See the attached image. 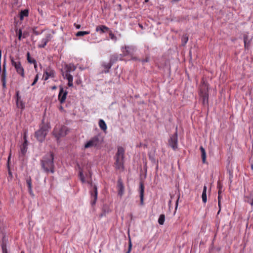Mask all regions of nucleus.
Listing matches in <instances>:
<instances>
[{
    "label": "nucleus",
    "mask_w": 253,
    "mask_h": 253,
    "mask_svg": "<svg viewBox=\"0 0 253 253\" xmlns=\"http://www.w3.org/2000/svg\"><path fill=\"white\" fill-rule=\"evenodd\" d=\"M53 160L54 155L51 152L46 154L41 160L42 168L45 172L48 173L50 172L52 173L54 172Z\"/></svg>",
    "instance_id": "f257e3e1"
},
{
    "label": "nucleus",
    "mask_w": 253,
    "mask_h": 253,
    "mask_svg": "<svg viewBox=\"0 0 253 253\" xmlns=\"http://www.w3.org/2000/svg\"><path fill=\"white\" fill-rule=\"evenodd\" d=\"M125 149L122 147H118L117 152L115 156V167L117 169L124 170Z\"/></svg>",
    "instance_id": "f03ea898"
},
{
    "label": "nucleus",
    "mask_w": 253,
    "mask_h": 253,
    "mask_svg": "<svg viewBox=\"0 0 253 253\" xmlns=\"http://www.w3.org/2000/svg\"><path fill=\"white\" fill-rule=\"evenodd\" d=\"M48 129L47 125L42 124L40 126V129L35 132V136L39 142H42L44 140Z\"/></svg>",
    "instance_id": "7ed1b4c3"
},
{
    "label": "nucleus",
    "mask_w": 253,
    "mask_h": 253,
    "mask_svg": "<svg viewBox=\"0 0 253 253\" xmlns=\"http://www.w3.org/2000/svg\"><path fill=\"white\" fill-rule=\"evenodd\" d=\"M10 60L11 65L14 67L16 73L24 78L25 77L24 69L22 66L20 59L19 58L15 59L13 57L10 56Z\"/></svg>",
    "instance_id": "20e7f679"
},
{
    "label": "nucleus",
    "mask_w": 253,
    "mask_h": 253,
    "mask_svg": "<svg viewBox=\"0 0 253 253\" xmlns=\"http://www.w3.org/2000/svg\"><path fill=\"white\" fill-rule=\"evenodd\" d=\"M24 141L21 146L20 152L19 154V159L21 161H24L28 149V141L25 135L24 136Z\"/></svg>",
    "instance_id": "39448f33"
},
{
    "label": "nucleus",
    "mask_w": 253,
    "mask_h": 253,
    "mask_svg": "<svg viewBox=\"0 0 253 253\" xmlns=\"http://www.w3.org/2000/svg\"><path fill=\"white\" fill-rule=\"evenodd\" d=\"M178 135L177 129L175 133L170 136L169 139L168 141V144L170 147H171L173 150H175L177 148V142H178Z\"/></svg>",
    "instance_id": "423d86ee"
},
{
    "label": "nucleus",
    "mask_w": 253,
    "mask_h": 253,
    "mask_svg": "<svg viewBox=\"0 0 253 253\" xmlns=\"http://www.w3.org/2000/svg\"><path fill=\"white\" fill-rule=\"evenodd\" d=\"M99 144V139L98 136H95L86 143L84 145L85 148H88L92 147H96Z\"/></svg>",
    "instance_id": "0eeeda50"
},
{
    "label": "nucleus",
    "mask_w": 253,
    "mask_h": 253,
    "mask_svg": "<svg viewBox=\"0 0 253 253\" xmlns=\"http://www.w3.org/2000/svg\"><path fill=\"white\" fill-rule=\"evenodd\" d=\"M55 72L54 70L48 67L44 70L43 77L44 80H47L49 78H54L55 77Z\"/></svg>",
    "instance_id": "6e6552de"
},
{
    "label": "nucleus",
    "mask_w": 253,
    "mask_h": 253,
    "mask_svg": "<svg viewBox=\"0 0 253 253\" xmlns=\"http://www.w3.org/2000/svg\"><path fill=\"white\" fill-rule=\"evenodd\" d=\"M117 188L118 195L121 197L124 194L125 187L122 179L121 177L119 178L117 181Z\"/></svg>",
    "instance_id": "1a4fd4ad"
},
{
    "label": "nucleus",
    "mask_w": 253,
    "mask_h": 253,
    "mask_svg": "<svg viewBox=\"0 0 253 253\" xmlns=\"http://www.w3.org/2000/svg\"><path fill=\"white\" fill-rule=\"evenodd\" d=\"M90 195L92 200L91 201V204L92 205L95 204L97 199V188L95 185L93 186L92 190L90 191Z\"/></svg>",
    "instance_id": "9d476101"
},
{
    "label": "nucleus",
    "mask_w": 253,
    "mask_h": 253,
    "mask_svg": "<svg viewBox=\"0 0 253 253\" xmlns=\"http://www.w3.org/2000/svg\"><path fill=\"white\" fill-rule=\"evenodd\" d=\"M67 92L66 90H64L62 87H60V91L58 95V100L62 104L63 103L66 98Z\"/></svg>",
    "instance_id": "9b49d317"
},
{
    "label": "nucleus",
    "mask_w": 253,
    "mask_h": 253,
    "mask_svg": "<svg viewBox=\"0 0 253 253\" xmlns=\"http://www.w3.org/2000/svg\"><path fill=\"white\" fill-rule=\"evenodd\" d=\"M200 94H209V85L204 79H203L200 85Z\"/></svg>",
    "instance_id": "f8f14e48"
},
{
    "label": "nucleus",
    "mask_w": 253,
    "mask_h": 253,
    "mask_svg": "<svg viewBox=\"0 0 253 253\" xmlns=\"http://www.w3.org/2000/svg\"><path fill=\"white\" fill-rule=\"evenodd\" d=\"M144 185L143 182L141 181L139 183V194L140 199V205H144Z\"/></svg>",
    "instance_id": "ddd939ff"
},
{
    "label": "nucleus",
    "mask_w": 253,
    "mask_h": 253,
    "mask_svg": "<svg viewBox=\"0 0 253 253\" xmlns=\"http://www.w3.org/2000/svg\"><path fill=\"white\" fill-rule=\"evenodd\" d=\"M1 79H6V59L4 56V62L2 66V69H0Z\"/></svg>",
    "instance_id": "4468645a"
},
{
    "label": "nucleus",
    "mask_w": 253,
    "mask_h": 253,
    "mask_svg": "<svg viewBox=\"0 0 253 253\" xmlns=\"http://www.w3.org/2000/svg\"><path fill=\"white\" fill-rule=\"evenodd\" d=\"M51 35L49 34H47L45 38H43L42 39V44H39L38 45L39 47V48H44L45 45H46L47 43L50 41L51 39Z\"/></svg>",
    "instance_id": "2eb2a0df"
},
{
    "label": "nucleus",
    "mask_w": 253,
    "mask_h": 253,
    "mask_svg": "<svg viewBox=\"0 0 253 253\" xmlns=\"http://www.w3.org/2000/svg\"><path fill=\"white\" fill-rule=\"evenodd\" d=\"M76 69V67L72 64H66L65 67V71L64 72V74H68L74 71Z\"/></svg>",
    "instance_id": "dca6fc26"
},
{
    "label": "nucleus",
    "mask_w": 253,
    "mask_h": 253,
    "mask_svg": "<svg viewBox=\"0 0 253 253\" xmlns=\"http://www.w3.org/2000/svg\"><path fill=\"white\" fill-rule=\"evenodd\" d=\"M243 40L245 49H248L250 45L251 40L249 39L247 34H244Z\"/></svg>",
    "instance_id": "f3484780"
},
{
    "label": "nucleus",
    "mask_w": 253,
    "mask_h": 253,
    "mask_svg": "<svg viewBox=\"0 0 253 253\" xmlns=\"http://www.w3.org/2000/svg\"><path fill=\"white\" fill-rule=\"evenodd\" d=\"M200 95L202 100L203 105L205 106H209V94H200Z\"/></svg>",
    "instance_id": "a211bd4d"
},
{
    "label": "nucleus",
    "mask_w": 253,
    "mask_h": 253,
    "mask_svg": "<svg viewBox=\"0 0 253 253\" xmlns=\"http://www.w3.org/2000/svg\"><path fill=\"white\" fill-rule=\"evenodd\" d=\"M67 129L66 126L61 127L57 135L55 136V137L58 139L59 137L65 136L67 133Z\"/></svg>",
    "instance_id": "6ab92c4d"
},
{
    "label": "nucleus",
    "mask_w": 253,
    "mask_h": 253,
    "mask_svg": "<svg viewBox=\"0 0 253 253\" xmlns=\"http://www.w3.org/2000/svg\"><path fill=\"white\" fill-rule=\"evenodd\" d=\"M245 201L249 203L252 206H253V191H252L249 196L245 197Z\"/></svg>",
    "instance_id": "aec40b11"
},
{
    "label": "nucleus",
    "mask_w": 253,
    "mask_h": 253,
    "mask_svg": "<svg viewBox=\"0 0 253 253\" xmlns=\"http://www.w3.org/2000/svg\"><path fill=\"white\" fill-rule=\"evenodd\" d=\"M109 29L105 25L98 26L96 28V31L97 32L100 31L101 33L106 32L107 31L109 30Z\"/></svg>",
    "instance_id": "412c9836"
},
{
    "label": "nucleus",
    "mask_w": 253,
    "mask_h": 253,
    "mask_svg": "<svg viewBox=\"0 0 253 253\" xmlns=\"http://www.w3.org/2000/svg\"><path fill=\"white\" fill-rule=\"evenodd\" d=\"M29 10L27 9L21 10L19 13L20 19L23 20L24 17L28 16Z\"/></svg>",
    "instance_id": "4be33fe9"
},
{
    "label": "nucleus",
    "mask_w": 253,
    "mask_h": 253,
    "mask_svg": "<svg viewBox=\"0 0 253 253\" xmlns=\"http://www.w3.org/2000/svg\"><path fill=\"white\" fill-rule=\"evenodd\" d=\"M112 65H112L110 62L108 63L103 62L102 63V66L105 69L103 72L105 73H108L109 69L111 68Z\"/></svg>",
    "instance_id": "5701e85b"
},
{
    "label": "nucleus",
    "mask_w": 253,
    "mask_h": 253,
    "mask_svg": "<svg viewBox=\"0 0 253 253\" xmlns=\"http://www.w3.org/2000/svg\"><path fill=\"white\" fill-rule=\"evenodd\" d=\"M26 182L28 185L29 192L30 195L33 196L34 194L32 190V180L30 177L26 180Z\"/></svg>",
    "instance_id": "b1692460"
},
{
    "label": "nucleus",
    "mask_w": 253,
    "mask_h": 253,
    "mask_svg": "<svg viewBox=\"0 0 253 253\" xmlns=\"http://www.w3.org/2000/svg\"><path fill=\"white\" fill-rule=\"evenodd\" d=\"M202 201L204 203H206L207 201V186L205 185L203 188V190L202 195Z\"/></svg>",
    "instance_id": "393cba45"
},
{
    "label": "nucleus",
    "mask_w": 253,
    "mask_h": 253,
    "mask_svg": "<svg viewBox=\"0 0 253 253\" xmlns=\"http://www.w3.org/2000/svg\"><path fill=\"white\" fill-rule=\"evenodd\" d=\"M200 150L201 152V157L202 159V162L203 163H206V153L205 149L203 148V147L201 146L200 148Z\"/></svg>",
    "instance_id": "a878e982"
},
{
    "label": "nucleus",
    "mask_w": 253,
    "mask_h": 253,
    "mask_svg": "<svg viewBox=\"0 0 253 253\" xmlns=\"http://www.w3.org/2000/svg\"><path fill=\"white\" fill-rule=\"evenodd\" d=\"M118 58H119V56H118V54H113L110 57L109 62L112 65H113V64L115 63L118 60Z\"/></svg>",
    "instance_id": "bb28decb"
},
{
    "label": "nucleus",
    "mask_w": 253,
    "mask_h": 253,
    "mask_svg": "<svg viewBox=\"0 0 253 253\" xmlns=\"http://www.w3.org/2000/svg\"><path fill=\"white\" fill-rule=\"evenodd\" d=\"M99 126L100 128L103 130H106L107 129V126L105 122L102 119L99 120Z\"/></svg>",
    "instance_id": "cd10ccee"
},
{
    "label": "nucleus",
    "mask_w": 253,
    "mask_h": 253,
    "mask_svg": "<svg viewBox=\"0 0 253 253\" xmlns=\"http://www.w3.org/2000/svg\"><path fill=\"white\" fill-rule=\"evenodd\" d=\"M122 49H125V51L123 50L124 55H131L132 54L131 50H132V49H131L129 46H126L125 47H123Z\"/></svg>",
    "instance_id": "c85d7f7f"
},
{
    "label": "nucleus",
    "mask_w": 253,
    "mask_h": 253,
    "mask_svg": "<svg viewBox=\"0 0 253 253\" xmlns=\"http://www.w3.org/2000/svg\"><path fill=\"white\" fill-rule=\"evenodd\" d=\"M62 76L64 77V79H66L68 81H73V77L72 75H71L70 74H64V72L62 71Z\"/></svg>",
    "instance_id": "c756f323"
},
{
    "label": "nucleus",
    "mask_w": 253,
    "mask_h": 253,
    "mask_svg": "<svg viewBox=\"0 0 253 253\" xmlns=\"http://www.w3.org/2000/svg\"><path fill=\"white\" fill-rule=\"evenodd\" d=\"M149 159L151 161V162L154 164H156L158 163V161H157L155 159V156L153 154H152L151 153H149L148 154Z\"/></svg>",
    "instance_id": "7c9ffc66"
},
{
    "label": "nucleus",
    "mask_w": 253,
    "mask_h": 253,
    "mask_svg": "<svg viewBox=\"0 0 253 253\" xmlns=\"http://www.w3.org/2000/svg\"><path fill=\"white\" fill-rule=\"evenodd\" d=\"M165 220V215L164 214H162L160 215L158 219V223L160 225H163Z\"/></svg>",
    "instance_id": "2f4dec72"
},
{
    "label": "nucleus",
    "mask_w": 253,
    "mask_h": 253,
    "mask_svg": "<svg viewBox=\"0 0 253 253\" xmlns=\"http://www.w3.org/2000/svg\"><path fill=\"white\" fill-rule=\"evenodd\" d=\"M89 33V31H79L76 34V36L77 37H82L86 35H88Z\"/></svg>",
    "instance_id": "473e14b6"
},
{
    "label": "nucleus",
    "mask_w": 253,
    "mask_h": 253,
    "mask_svg": "<svg viewBox=\"0 0 253 253\" xmlns=\"http://www.w3.org/2000/svg\"><path fill=\"white\" fill-rule=\"evenodd\" d=\"M16 103L17 107H18L19 108H21L22 109H23L24 108V107H25L24 103L21 100H16Z\"/></svg>",
    "instance_id": "72a5a7b5"
},
{
    "label": "nucleus",
    "mask_w": 253,
    "mask_h": 253,
    "mask_svg": "<svg viewBox=\"0 0 253 253\" xmlns=\"http://www.w3.org/2000/svg\"><path fill=\"white\" fill-rule=\"evenodd\" d=\"M27 60H28L29 63H35L36 60L34 59H32L30 57V53L29 52H28L27 53Z\"/></svg>",
    "instance_id": "f704fd0d"
},
{
    "label": "nucleus",
    "mask_w": 253,
    "mask_h": 253,
    "mask_svg": "<svg viewBox=\"0 0 253 253\" xmlns=\"http://www.w3.org/2000/svg\"><path fill=\"white\" fill-rule=\"evenodd\" d=\"M182 45H184L188 41V37L186 34L183 35L182 37Z\"/></svg>",
    "instance_id": "c9c22d12"
},
{
    "label": "nucleus",
    "mask_w": 253,
    "mask_h": 253,
    "mask_svg": "<svg viewBox=\"0 0 253 253\" xmlns=\"http://www.w3.org/2000/svg\"><path fill=\"white\" fill-rule=\"evenodd\" d=\"M1 248H2V253H8L7 250L6 248V244L4 243L3 242L1 244Z\"/></svg>",
    "instance_id": "e433bc0d"
},
{
    "label": "nucleus",
    "mask_w": 253,
    "mask_h": 253,
    "mask_svg": "<svg viewBox=\"0 0 253 253\" xmlns=\"http://www.w3.org/2000/svg\"><path fill=\"white\" fill-rule=\"evenodd\" d=\"M79 176L81 180L83 183L85 182V178L83 174V172L82 170H80L79 172Z\"/></svg>",
    "instance_id": "4c0bfd02"
},
{
    "label": "nucleus",
    "mask_w": 253,
    "mask_h": 253,
    "mask_svg": "<svg viewBox=\"0 0 253 253\" xmlns=\"http://www.w3.org/2000/svg\"><path fill=\"white\" fill-rule=\"evenodd\" d=\"M131 247H132V244L131 242L130 239L129 238L128 249L127 252L126 253H130L131 250Z\"/></svg>",
    "instance_id": "58836bf2"
},
{
    "label": "nucleus",
    "mask_w": 253,
    "mask_h": 253,
    "mask_svg": "<svg viewBox=\"0 0 253 253\" xmlns=\"http://www.w3.org/2000/svg\"><path fill=\"white\" fill-rule=\"evenodd\" d=\"M16 100H20L21 97L19 95V91L17 90L16 92Z\"/></svg>",
    "instance_id": "ea45409f"
},
{
    "label": "nucleus",
    "mask_w": 253,
    "mask_h": 253,
    "mask_svg": "<svg viewBox=\"0 0 253 253\" xmlns=\"http://www.w3.org/2000/svg\"><path fill=\"white\" fill-rule=\"evenodd\" d=\"M22 30L21 29H20L18 31V39L19 40H21V37H22Z\"/></svg>",
    "instance_id": "a19ab883"
},
{
    "label": "nucleus",
    "mask_w": 253,
    "mask_h": 253,
    "mask_svg": "<svg viewBox=\"0 0 253 253\" xmlns=\"http://www.w3.org/2000/svg\"><path fill=\"white\" fill-rule=\"evenodd\" d=\"M3 88H6V79H1Z\"/></svg>",
    "instance_id": "79ce46f5"
},
{
    "label": "nucleus",
    "mask_w": 253,
    "mask_h": 253,
    "mask_svg": "<svg viewBox=\"0 0 253 253\" xmlns=\"http://www.w3.org/2000/svg\"><path fill=\"white\" fill-rule=\"evenodd\" d=\"M149 57H148V56H146L145 59H144V60H141V62H142L143 63H145V62H148V61H149Z\"/></svg>",
    "instance_id": "37998d69"
},
{
    "label": "nucleus",
    "mask_w": 253,
    "mask_h": 253,
    "mask_svg": "<svg viewBox=\"0 0 253 253\" xmlns=\"http://www.w3.org/2000/svg\"><path fill=\"white\" fill-rule=\"evenodd\" d=\"M217 188H218V189H222V185L219 181H218V182H217Z\"/></svg>",
    "instance_id": "c03bdc74"
},
{
    "label": "nucleus",
    "mask_w": 253,
    "mask_h": 253,
    "mask_svg": "<svg viewBox=\"0 0 253 253\" xmlns=\"http://www.w3.org/2000/svg\"><path fill=\"white\" fill-rule=\"evenodd\" d=\"M68 85L69 86L71 87V86H73V81H69L68 82Z\"/></svg>",
    "instance_id": "a18cd8bd"
},
{
    "label": "nucleus",
    "mask_w": 253,
    "mask_h": 253,
    "mask_svg": "<svg viewBox=\"0 0 253 253\" xmlns=\"http://www.w3.org/2000/svg\"><path fill=\"white\" fill-rule=\"evenodd\" d=\"M38 79H39V76H38V74H37L36 76V77H35V78L34 79V81L36 83H37L38 82Z\"/></svg>",
    "instance_id": "49530a36"
},
{
    "label": "nucleus",
    "mask_w": 253,
    "mask_h": 253,
    "mask_svg": "<svg viewBox=\"0 0 253 253\" xmlns=\"http://www.w3.org/2000/svg\"><path fill=\"white\" fill-rule=\"evenodd\" d=\"M33 33H34V34H35L36 35H39L40 34V32H38V31H36V30H33Z\"/></svg>",
    "instance_id": "de8ad7c7"
},
{
    "label": "nucleus",
    "mask_w": 253,
    "mask_h": 253,
    "mask_svg": "<svg viewBox=\"0 0 253 253\" xmlns=\"http://www.w3.org/2000/svg\"><path fill=\"white\" fill-rule=\"evenodd\" d=\"M75 26L76 28L78 29H80V28H81L80 25L75 24Z\"/></svg>",
    "instance_id": "09e8293b"
},
{
    "label": "nucleus",
    "mask_w": 253,
    "mask_h": 253,
    "mask_svg": "<svg viewBox=\"0 0 253 253\" xmlns=\"http://www.w3.org/2000/svg\"><path fill=\"white\" fill-rule=\"evenodd\" d=\"M218 207H219V210L218 211V214L219 213L220 211V201H218Z\"/></svg>",
    "instance_id": "8fccbe9b"
},
{
    "label": "nucleus",
    "mask_w": 253,
    "mask_h": 253,
    "mask_svg": "<svg viewBox=\"0 0 253 253\" xmlns=\"http://www.w3.org/2000/svg\"><path fill=\"white\" fill-rule=\"evenodd\" d=\"M1 51L0 50V69H1Z\"/></svg>",
    "instance_id": "3c124183"
},
{
    "label": "nucleus",
    "mask_w": 253,
    "mask_h": 253,
    "mask_svg": "<svg viewBox=\"0 0 253 253\" xmlns=\"http://www.w3.org/2000/svg\"><path fill=\"white\" fill-rule=\"evenodd\" d=\"M10 159V155L9 156V157L8 158V160H7V163L8 167H9V163Z\"/></svg>",
    "instance_id": "603ef678"
},
{
    "label": "nucleus",
    "mask_w": 253,
    "mask_h": 253,
    "mask_svg": "<svg viewBox=\"0 0 253 253\" xmlns=\"http://www.w3.org/2000/svg\"><path fill=\"white\" fill-rule=\"evenodd\" d=\"M34 64V68L35 70L37 71V62L36 61L35 63H33Z\"/></svg>",
    "instance_id": "864d4df0"
},
{
    "label": "nucleus",
    "mask_w": 253,
    "mask_h": 253,
    "mask_svg": "<svg viewBox=\"0 0 253 253\" xmlns=\"http://www.w3.org/2000/svg\"><path fill=\"white\" fill-rule=\"evenodd\" d=\"M131 59H132V60H139V61H140V60H139V59H137V57H132Z\"/></svg>",
    "instance_id": "5fc2aeb1"
},
{
    "label": "nucleus",
    "mask_w": 253,
    "mask_h": 253,
    "mask_svg": "<svg viewBox=\"0 0 253 253\" xmlns=\"http://www.w3.org/2000/svg\"><path fill=\"white\" fill-rule=\"evenodd\" d=\"M109 35H110L111 39H113V38L114 37V34L112 32H111Z\"/></svg>",
    "instance_id": "6e6d98bb"
},
{
    "label": "nucleus",
    "mask_w": 253,
    "mask_h": 253,
    "mask_svg": "<svg viewBox=\"0 0 253 253\" xmlns=\"http://www.w3.org/2000/svg\"><path fill=\"white\" fill-rule=\"evenodd\" d=\"M221 193V189H218V195H220Z\"/></svg>",
    "instance_id": "4d7b16f0"
},
{
    "label": "nucleus",
    "mask_w": 253,
    "mask_h": 253,
    "mask_svg": "<svg viewBox=\"0 0 253 253\" xmlns=\"http://www.w3.org/2000/svg\"><path fill=\"white\" fill-rule=\"evenodd\" d=\"M138 25H139V26L140 28H141V29L143 28V26H142V24H139Z\"/></svg>",
    "instance_id": "13d9d810"
},
{
    "label": "nucleus",
    "mask_w": 253,
    "mask_h": 253,
    "mask_svg": "<svg viewBox=\"0 0 253 253\" xmlns=\"http://www.w3.org/2000/svg\"><path fill=\"white\" fill-rule=\"evenodd\" d=\"M36 84V83L35 82H33V83L31 85L33 86L35 84Z\"/></svg>",
    "instance_id": "bf43d9fd"
},
{
    "label": "nucleus",
    "mask_w": 253,
    "mask_h": 253,
    "mask_svg": "<svg viewBox=\"0 0 253 253\" xmlns=\"http://www.w3.org/2000/svg\"><path fill=\"white\" fill-rule=\"evenodd\" d=\"M220 198H221V196H220V195H218V201H220Z\"/></svg>",
    "instance_id": "052dcab7"
},
{
    "label": "nucleus",
    "mask_w": 253,
    "mask_h": 253,
    "mask_svg": "<svg viewBox=\"0 0 253 253\" xmlns=\"http://www.w3.org/2000/svg\"><path fill=\"white\" fill-rule=\"evenodd\" d=\"M56 88V86H53V87H52V89H55Z\"/></svg>",
    "instance_id": "680f3d73"
},
{
    "label": "nucleus",
    "mask_w": 253,
    "mask_h": 253,
    "mask_svg": "<svg viewBox=\"0 0 253 253\" xmlns=\"http://www.w3.org/2000/svg\"><path fill=\"white\" fill-rule=\"evenodd\" d=\"M179 0H171V2H176V1H179Z\"/></svg>",
    "instance_id": "e2e57ef3"
},
{
    "label": "nucleus",
    "mask_w": 253,
    "mask_h": 253,
    "mask_svg": "<svg viewBox=\"0 0 253 253\" xmlns=\"http://www.w3.org/2000/svg\"><path fill=\"white\" fill-rule=\"evenodd\" d=\"M149 1V0H144V2L146 3V2H148Z\"/></svg>",
    "instance_id": "0e129e2a"
},
{
    "label": "nucleus",
    "mask_w": 253,
    "mask_h": 253,
    "mask_svg": "<svg viewBox=\"0 0 253 253\" xmlns=\"http://www.w3.org/2000/svg\"><path fill=\"white\" fill-rule=\"evenodd\" d=\"M88 183L89 184H90L91 185H92V182L91 181V182H88Z\"/></svg>",
    "instance_id": "69168bd1"
},
{
    "label": "nucleus",
    "mask_w": 253,
    "mask_h": 253,
    "mask_svg": "<svg viewBox=\"0 0 253 253\" xmlns=\"http://www.w3.org/2000/svg\"><path fill=\"white\" fill-rule=\"evenodd\" d=\"M251 167H252V169H253V165H252Z\"/></svg>",
    "instance_id": "338daca9"
},
{
    "label": "nucleus",
    "mask_w": 253,
    "mask_h": 253,
    "mask_svg": "<svg viewBox=\"0 0 253 253\" xmlns=\"http://www.w3.org/2000/svg\"><path fill=\"white\" fill-rule=\"evenodd\" d=\"M21 253H25L24 251H22Z\"/></svg>",
    "instance_id": "774afa93"
}]
</instances>
